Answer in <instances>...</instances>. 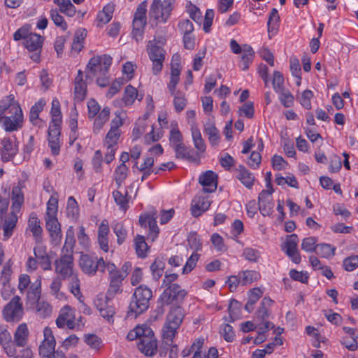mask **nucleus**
<instances>
[{
    "mask_svg": "<svg viewBox=\"0 0 358 358\" xmlns=\"http://www.w3.org/2000/svg\"><path fill=\"white\" fill-rule=\"evenodd\" d=\"M50 113L52 115V120L49 127H61L62 113L60 110V103L57 98L53 99L52 101Z\"/></svg>",
    "mask_w": 358,
    "mask_h": 358,
    "instance_id": "e433bc0d",
    "label": "nucleus"
},
{
    "mask_svg": "<svg viewBox=\"0 0 358 358\" xmlns=\"http://www.w3.org/2000/svg\"><path fill=\"white\" fill-rule=\"evenodd\" d=\"M147 52L152 62V71L154 75L160 73L165 60V50L157 45L156 40L150 41L147 45Z\"/></svg>",
    "mask_w": 358,
    "mask_h": 358,
    "instance_id": "423d86ee",
    "label": "nucleus"
},
{
    "mask_svg": "<svg viewBox=\"0 0 358 358\" xmlns=\"http://www.w3.org/2000/svg\"><path fill=\"white\" fill-rule=\"evenodd\" d=\"M237 178L248 189L252 188L255 180L254 175L243 166H239Z\"/></svg>",
    "mask_w": 358,
    "mask_h": 358,
    "instance_id": "f704fd0d",
    "label": "nucleus"
},
{
    "mask_svg": "<svg viewBox=\"0 0 358 358\" xmlns=\"http://www.w3.org/2000/svg\"><path fill=\"white\" fill-rule=\"evenodd\" d=\"M147 6L148 1L145 0L138 6L134 14L132 34L136 41H141L143 38L146 24Z\"/></svg>",
    "mask_w": 358,
    "mask_h": 358,
    "instance_id": "6e6552de",
    "label": "nucleus"
},
{
    "mask_svg": "<svg viewBox=\"0 0 358 358\" xmlns=\"http://www.w3.org/2000/svg\"><path fill=\"white\" fill-rule=\"evenodd\" d=\"M165 268V262L163 258L157 257L150 266L153 278L158 280L163 275Z\"/></svg>",
    "mask_w": 358,
    "mask_h": 358,
    "instance_id": "37998d69",
    "label": "nucleus"
},
{
    "mask_svg": "<svg viewBox=\"0 0 358 358\" xmlns=\"http://www.w3.org/2000/svg\"><path fill=\"white\" fill-rule=\"evenodd\" d=\"M187 295V292L176 283L167 287L160 296V301L163 305H169L173 302L180 303Z\"/></svg>",
    "mask_w": 358,
    "mask_h": 358,
    "instance_id": "9d476101",
    "label": "nucleus"
},
{
    "mask_svg": "<svg viewBox=\"0 0 358 358\" xmlns=\"http://www.w3.org/2000/svg\"><path fill=\"white\" fill-rule=\"evenodd\" d=\"M86 36L85 29L78 31L75 34L74 39L72 43L71 48L73 50L80 52L83 48V41Z\"/></svg>",
    "mask_w": 358,
    "mask_h": 358,
    "instance_id": "bf43d9fd",
    "label": "nucleus"
},
{
    "mask_svg": "<svg viewBox=\"0 0 358 358\" xmlns=\"http://www.w3.org/2000/svg\"><path fill=\"white\" fill-rule=\"evenodd\" d=\"M152 297V292L146 286L140 285L136 288L129 306L128 317H136L147 310Z\"/></svg>",
    "mask_w": 358,
    "mask_h": 358,
    "instance_id": "7ed1b4c3",
    "label": "nucleus"
},
{
    "mask_svg": "<svg viewBox=\"0 0 358 358\" xmlns=\"http://www.w3.org/2000/svg\"><path fill=\"white\" fill-rule=\"evenodd\" d=\"M157 217V210L153 209L149 214L141 215L139 223L142 227H149V238L154 241L159 234V228L157 225L156 219Z\"/></svg>",
    "mask_w": 358,
    "mask_h": 358,
    "instance_id": "aec40b11",
    "label": "nucleus"
},
{
    "mask_svg": "<svg viewBox=\"0 0 358 358\" xmlns=\"http://www.w3.org/2000/svg\"><path fill=\"white\" fill-rule=\"evenodd\" d=\"M1 159L3 162H8L13 159L18 151V145L15 141H13L10 138L5 137L1 141Z\"/></svg>",
    "mask_w": 358,
    "mask_h": 358,
    "instance_id": "b1692460",
    "label": "nucleus"
},
{
    "mask_svg": "<svg viewBox=\"0 0 358 358\" xmlns=\"http://www.w3.org/2000/svg\"><path fill=\"white\" fill-rule=\"evenodd\" d=\"M123 275H113L109 277L110 284L107 291V297L109 299H113L115 295L117 293H121V286L123 281Z\"/></svg>",
    "mask_w": 358,
    "mask_h": 358,
    "instance_id": "72a5a7b5",
    "label": "nucleus"
},
{
    "mask_svg": "<svg viewBox=\"0 0 358 358\" xmlns=\"http://www.w3.org/2000/svg\"><path fill=\"white\" fill-rule=\"evenodd\" d=\"M193 202L194 203L192 206V214L196 217L207 210L210 206L209 200L203 196H199Z\"/></svg>",
    "mask_w": 358,
    "mask_h": 358,
    "instance_id": "7c9ffc66",
    "label": "nucleus"
},
{
    "mask_svg": "<svg viewBox=\"0 0 358 358\" xmlns=\"http://www.w3.org/2000/svg\"><path fill=\"white\" fill-rule=\"evenodd\" d=\"M36 311L41 317H46L51 315L52 307L48 302L38 300L36 303Z\"/></svg>",
    "mask_w": 358,
    "mask_h": 358,
    "instance_id": "13d9d810",
    "label": "nucleus"
},
{
    "mask_svg": "<svg viewBox=\"0 0 358 358\" xmlns=\"http://www.w3.org/2000/svg\"><path fill=\"white\" fill-rule=\"evenodd\" d=\"M171 13L169 6H165L162 0H153L149 10L150 19L157 22H166Z\"/></svg>",
    "mask_w": 358,
    "mask_h": 358,
    "instance_id": "ddd939ff",
    "label": "nucleus"
},
{
    "mask_svg": "<svg viewBox=\"0 0 358 358\" xmlns=\"http://www.w3.org/2000/svg\"><path fill=\"white\" fill-rule=\"evenodd\" d=\"M14 113L10 116L5 117L3 121V126L6 131L12 132L17 131L22 127L23 114L20 106L13 108Z\"/></svg>",
    "mask_w": 358,
    "mask_h": 358,
    "instance_id": "4468645a",
    "label": "nucleus"
},
{
    "mask_svg": "<svg viewBox=\"0 0 358 358\" xmlns=\"http://www.w3.org/2000/svg\"><path fill=\"white\" fill-rule=\"evenodd\" d=\"M20 297L14 296L3 309V316L7 322H18L22 317L23 308Z\"/></svg>",
    "mask_w": 358,
    "mask_h": 358,
    "instance_id": "9b49d317",
    "label": "nucleus"
},
{
    "mask_svg": "<svg viewBox=\"0 0 358 358\" xmlns=\"http://www.w3.org/2000/svg\"><path fill=\"white\" fill-rule=\"evenodd\" d=\"M134 245L137 255L140 257H145L148 250V246L144 236L138 235L134 239Z\"/></svg>",
    "mask_w": 358,
    "mask_h": 358,
    "instance_id": "09e8293b",
    "label": "nucleus"
},
{
    "mask_svg": "<svg viewBox=\"0 0 358 358\" xmlns=\"http://www.w3.org/2000/svg\"><path fill=\"white\" fill-rule=\"evenodd\" d=\"M75 238L72 227H70L66 234L64 245L62 250V255H69L73 257V248L75 245Z\"/></svg>",
    "mask_w": 358,
    "mask_h": 358,
    "instance_id": "ea45409f",
    "label": "nucleus"
},
{
    "mask_svg": "<svg viewBox=\"0 0 358 358\" xmlns=\"http://www.w3.org/2000/svg\"><path fill=\"white\" fill-rule=\"evenodd\" d=\"M343 266L348 271H352L358 267V255L346 257L343 260Z\"/></svg>",
    "mask_w": 358,
    "mask_h": 358,
    "instance_id": "774afa93",
    "label": "nucleus"
},
{
    "mask_svg": "<svg viewBox=\"0 0 358 358\" xmlns=\"http://www.w3.org/2000/svg\"><path fill=\"white\" fill-rule=\"evenodd\" d=\"M204 132L208 136L209 142L212 145L218 144L220 140L219 131L215 127L214 123L210 122H207L204 125Z\"/></svg>",
    "mask_w": 358,
    "mask_h": 358,
    "instance_id": "a19ab883",
    "label": "nucleus"
},
{
    "mask_svg": "<svg viewBox=\"0 0 358 358\" xmlns=\"http://www.w3.org/2000/svg\"><path fill=\"white\" fill-rule=\"evenodd\" d=\"M71 317H74L72 310L69 306L63 308L59 313L58 317L56 320V324L59 328H63L65 323Z\"/></svg>",
    "mask_w": 358,
    "mask_h": 358,
    "instance_id": "3c124183",
    "label": "nucleus"
},
{
    "mask_svg": "<svg viewBox=\"0 0 358 358\" xmlns=\"http://www.w3.org/2000/svg\"><path fill=\"white\" fill-rule=\"evenodd\" d=\"M34 254L43 270L47 271L51 269L50 258L45 246L41 245L35 246L34 248Z\"/></svg>",
    "mask_w": 358,
    "mask_h": 358,
    "instance_id": "bb28decb",
    "label": "nucleus"
},
{
    "mask_svg": "<svg viewBox=\"0 0 358 358\" xmlns=\"http://www.w3.org/2000/svg\"><path fill=\"white\" fill-rule=\"evenodd\" d=\"M45 104L44 101L40 99L31 108L29 112V120L34 124H36V122L38 120L39 113L42 111Z\"/></svg>",
    "mask_w": 358,
    "mask_h": 358,
    "instance_id": "4d7b16f0",
    "label": "nucleus"
},
{
    "mask_svg": "<svg viewBox=\"0 0 358 358\" xmlns=\"http://www.w3.org/2000/svg\"><path fill=\"white\" fill-rule=\"evenodd\" d=\"M87 83L84 80L83 73L78 71L77 76L74 80V99L78 102L83 101L87 95Z\"/></svg>",
    "mask_w": 358,
    "mask_h": 358,
    "instance_id": "393cba45",
    "label": "nucleus"
},
{
    "mask_svg": "<svg viewBox=\"0 0 358 358\" xmlns=\"http://www.w3.org/2000/svg\"><path fill=\"white\" fill-rule=\"evenodd\" d=\"M183 317V310L180 306L173 307L171 309L167 315L166 322L164 328V338L172 342L177 329L182 322Z\"/></svg>",
    "mask_w": 358,
    "mask_h": 358,
    "instance_id": "39448f33",
    "label": "nucleus"
},
{
    "mask_svg": "<svg viewBox=\"0 0 358 358\" xmlns=\"http://www.w3.org/2000/svg\"><path fill=\"white\" fill-rule=\"evenodd\" d=\"M29 336V330L25 323L20 324L15 334L14 341L17 347H24L27 345Z\"/></svg>",
    "mask_w": 358,
    "mask_h": 358,
    "instance_id": "c756f323",
    "label": "nucleus"
},
{
    "mask_svg": "<svg viewBox=\"0 0 358 358\" xmlns=\"http://www.w3.org/2000/svg\"><path fill=\"white\" fill-rule=\"evenodd\" d=\"M127 192H126L125 194H123L121 192L118 190H115L113 192V196L116 204L119 206L121 210L124 211L129 208V199L127 198Z\"/></svg>",
    "mask_w": 358,
    "mask_h": 358,
    "instance_id": "603ef678",
    "label": "nucleus"
},
{
    "mask_svg": "<svg viewBox=\"0 0 358 358\" xmlns=\"http://www.w3.org/2000/svg\"><path fill=\"white\" fill-rule=\"evenodd\" d=\"M180 69L178 68L177 63L171 64V79L168 84V88L171 94H175L176 85L180 80Z\"/></svg>",
    "mask_w": 358,
    "mask_h": 358,
    "instance_id": "4c0bfd02",
    "label": "nucleus"
},
{
    "mask_svg": "<svg viewBox=\"0 0 358 358\" xmlns=\"http://www.w3.org/2000/svg\"><path fill=\"white\" fill-rule=\"evenodd\" d=\"M61 127H49L48 129V144L51 149L52 155L57 156L59 154Z\"/></svg>",
    "mask_w": 358,
    "mask_h": 358,
    "instance_id": "a878e982",
    "label": "nucleus"
},
{
    "mask_svg": "<svg viewBox=\"0 0 358 358\" xmlns=\"http://www.w3.org/2000/svg\"><path fill=\"white\" fill-rule=\"evenodd\" d=\"M20 106L17 101L15 100V96L13 94H10L8 96H5L1 99L0 102V108L2 109L4 112L8 111V113L11 114L14 113V109L13 108L15 106Z\"/></svg>",
    "mask_w": 358,
    "mask_h": 358,
    "instance_id": "a18cd8bd",
    "label": "nucleus"
},
{
    "mask_svg": "<svg viewBox=\"0 0 358 358\" xmlns=\"http://www.w3.org/2000/svg\"><path fill=\"white\" fill-rule=\"evenodd\" d=\"M243 256L250 262L257 263L261 257V252L252 248H245L243 252Z\"/></svg>",
    "mask_w": 358,
    "mask_h": 358,
    "instance_id": "052dcab7",
    "label": "nucleus"
},
{
    "mask_svg": "<svg viewBox=\"0 0 358 358\" xmlns=\"http://www.w3.org/2000/svg\"><path fill=\"white\" fill-rule=\"evenodd\" d=\"M44 339L39 346V355L43 357H49L54 352L56 341L50 327H46L43 330Z\"/></svg>",
    "mask_w": 358,
    "mask_h": 358,
    "instance_id": "dca6fc26",
    "label": "nucleus"
},
{
    "mask_svg": "<svg viewBox=\"0 0 358 358\" xmlns=\"http://www.w3.org/2000/svg\"><path fill=\"white\" fill-rule=\"evenodd\" d=\"M254 56L255 52L252 47L248 44L243 45V52L239 67L243 71H246L248 69L250 64L253 61Z\"/></svg>",
    "mask_w": 358,
    "mask_h": 358,
    "instance_id": "2f4dec72",
    "label": "nucleus"
},
{
    "mask_svg": "<svg viewBox=\"0 0 358 358\" xmlns=\"http://www.w3.org/2000/svg\"><path fill=\"white\" fill-rule=\"evenodd\" d=\"M240 275L242 280V285L251 284L259 277V273L255 271H244L240 273Z\"/></svg>",
    "mask_w": 358,
    "mask_h": 358,
    "instance_id": "0e129e2a",
    "label": "nucleus"
},
{
    "mask_svg": "<svg viewBox=\"0 0 358 358\" xmlns=\"http://www.w3.org/2000/svg\"><path fill=\"white\" fill-rule=\"evenodd\" d=\"M273 189H271V190L264 189L259 194L258 208L263 216H268L271 215L273 211Z\"/></svg>",
    "mask_w": 358,
    "mask_h": 358,
    "instance_id": "a211bd4d",
    "label": "nucleus"
},
{
    "mask_svg": "<svg viewBox=\"0 0 358 358\" xmlns=\"http://www.w3.org/2000/svg\"><path fill=\"white\" fill-rule=\"evenodd\" d=\"M78 262L81 271L85 274L92 276L98 271H100V266L103 264V259L99 257L95 254H84L82 252Z\"/></svg>",
    "mask_w": 358,
    "mask_h": 358,
    "instance_id": "0eeeda50",
    "label": "nucleus"
},
{
    "mask_svg": "<svg viewBox=\"0 0 358 358\" xmlns=\"http://www.w3.org/2000/svg\"><path fill=\"white\" fill-rule=\"evenodd\" d=\"M143 96L138 93L137 90L131 85H127L121 99H115L114 105L117 107H124L131 106L136 99L141 101Z\"/></svg>",
    "mask_w": 358,
    "mask_h": 358,
    "instance_id": "6ab92c4d",
    "label": "nucleus"
},
{
    "mask_svg": "<svg viewBox=\"0 0 358 358\" xmlns=\"http://www.w3.org/2000/svg\"><path fill=\"white\" fill-rule=\"evenodd\" d=\"M41 280L38 277L35 282L31 283L27 293V302L31 305H35L41 299Z\"/></svg>",
    "mask_w": 358,
    "mask_h": 358,
    "instance_id": "cd10ccee",
    "label": "nucleus"
},
{
    "mask_svg": "<svg viewBox=\"0 0 358 358\" xmlns=\"http://www.w3.org/2000/svg\"><path fill=\"white\" fill-rule=\"evenodd\" d=\"M149 327L147 324H142L141 326H137L134 329L130 331L127 338L129 341H134L135 339H138L140 341L141 338L145 334V328H148Z\"/></svg>",
    "mask_w": 358,
    "mask_h": 358,
    "instance_id": "e2e57ef3",
    "label": "nucleus"
},
{
    "mask_svg": "<svg viewBox=\"0 0 358 358\" xmlns=\"http://www.w3.org/2000/svg\"><path fill=\"white\" fill-rule=\"evenodd\" d=\"M66 215L72 220H77L79 215V207L73 196H69L66 205Z\"/></svg>",
    "mask_w": 358,
    "mask_h": 358,
    "instance_id": "49530a36",
    "label": "nucleus"
},
{
    "mask_svg": "<svg viewBox=\"0 0 358 358\" xmlns=\"http://www.w3.org/2000/svg\"><path fill=\"white\" fill-rule=\"evenodd\" d=\"M335 250L336 248L329 244L321 243L317 245L314 252L322 257L329 258L334 255Z\"/></svg>",
    "mask_w": 358,
    "mask_h": 358,
    "instance_id": "8fccbe9b",
    "label": "nucleus"
},
{
    "mask_svg": "<svg viewBox=\"0 0 358 358\" xmlns=\"http://www.w3.org/2000/svg\"><path fill=\"white\" fill-rule=\"evenodd\" d=\"M280 16L276 8H272L268 16L267 27L268 32H275L279 27Z\"/></svg>",
    "mask_w": 358,
    "mask_h": 358,
    "instance_id": "de8ad7c7",
    "label": "nucleus"
},
{
    "mask_svg": "<svg viewBox=\"0 0 358 358\" xmlns=\"http://www.w3.org/2000/svg\"><path fill=\"white\" fill-rule=\"evenodd\" d=\"M137 347L147 357H152L157 353V340L150 327L145 328V334L138 342Z\"/></svg>",
    "mask_w": 358,
    "mask_h": 358,
    "instance_id": "1a4fd4ad",
    "label": "nucleus"
},
{
    "mask_svg": "<svg viewBox=\"0 0 358 358\" xmlns=\"http://www.w3.org/2000/svg\"><path fill=\"white\" fill-rule=\"evenodd\" d=\"M279 94V99L281 103L285 108L292 107L294 104V96L289 90H282L281 92H277Z\"/></svg>",
    "mask_w": 358,
    "mask_h": 358,
    "instance_id": "680f3d73",
    "label": "nucleus"
},
{
    "mask_svg": "<svg viewBox=\"0 0 358 358\" xmlns=\"http://www.w3.org/2000/svg\"><path fill=\"white\" fill-rule=\"evenodd\" d=\"M43 43V38L37 34H33L23 42L24 47L30 52H34L30 58L35 62H40V54Z\"/></svg>",
    "mask_w": 358,
    "mask_h": 358,
    "instance_id": "2eb2a0df",
    "label": "nucleus"
},
{
    "mask_svg": "<svg viewBox=\"0 0 358 358\" xmlns=\"http://www.w3.org/2000/svg\"><path fill=\"white\" fill-rule=\"evenodd\" d=\"M55 272L59 274L62 280H66L73 276V257L69 255H61L59 259L55 260Z\"/></svg>",
    "mask_w": 358,
    "mask_h": 358,
    "instance_id": "f8f14e48",
    "label": "nucleus"
},
{
    "mask_svg": "<svg viewBox=\"0 0 358 358\" xmlns=\"http://www.w3.org/2000/svg\"><path fill=\"white\" fill-rule=\"evenodd\" d=\"M173 149L176 152V157L177 159H185L192 162L198 160V154L195 156L193 150L187 148L184 143H182L180 145H178Z\"/></svg>",
    "mask_w": 358,
    "mask_h": 358,
    "instance_id": "c85d7f7f",
    "label": "nucleus"
},
{
    "mask_svg": "<svg viewBox=\"0 0 358 358\" xmlns=\"http://www.w3.org/2000/svg\"><path fill=\"white\" fill-rule=\"evenodd\" d=\"M111 64L112 57L110 55L92 57L87 65L86 78L92 79L96 76H106Z\"/></svg>",
    "mask_w": 358,
    "mask_h": 358,
    "instance_id": "20e7f679",
    "label": "nucleus"
},
{
    "mask_svg": "<svg viewBox=\"0 0 358 358\" xmlns=\"http://www.w3.org/2000/svg\"><path fill=\"white\" fill-rule=\"evenodd\" d=\"M11 200V212L17 213L20 211L24 200L23 192L19 186H15L13 187Z\"/></svg>",
    "mask_w": 358,
    "mask_h": 358,
    "instance_id": "473e14b6",
    "label": "nucleus"
},
{
    "mask_svg": "<svg viewBox=\"0 0 358 358\" xmlns=\"http://www.w3.org/2000/svg\"><path fill=\"white\" fill-rule=\"evenodd\" d=\"M129 171L128 167L126 164H120L115 171V180L117 187H120L122 185V183L124 181V180L127 177V173Z\"/></svg>",
    "mask_w": 358,
    "mask_h": 358,
    "instance_id": "6e6d98bb",
    "label": "nucleus"
},
{
    "mask_svg": "<svg viewBox=\"0 0 358 358\" xmlns=\"http://www.w3.org/2000/svg\"><path fill=\"white\" fill-rule=\"evenodd\" d=\"M110 108L108 107H104L101 111L97 114V117H96L94 122V130H100L103 124L108 120L110 116Z\"/></svg>",
    "mask_w": 358,
    "mask_h": 358,
    "instance_id": "c03bdc74",
    "label": "nucleus"
},
{
    "mask_svg": "<svg viewBox=\"0 0 358 358\" xmlns=\"http://www.w3.org/2000/svg\"><path fill=\"white\" fill-rule=\"evenodd\" d=\"M199 182L204 192H214L217 187V175L213 171H206L199 176Z\"/></svg>",
    "mask_w": 358,
    "mask_h": 358,
    "instance_id": "4be33fe9",
    "label": "nucleus"
},
{
    "mask_svg": "<svg viewBox=\"0 0 358 358\" xmlns=\"http://www.w3.org/2000/svg\"><path fill=\"white\" fill-rule=\"evenodd\" d=\"M152 297V292L146 286L140 285L136 288L129 306L128 317H136L147 310Z\"/></svg>",
    "mask_w": 358,
    "mask_h": 358,
    "instance_id": "f257e3e1",
    "label": "nucleus"
},
{
    "mask_svg": "<svg viewBox=\"0 0 358 358\" xmlns=\"http://www.w3.org/2000/svg\"><path fill=\"white\" fill-rule=\"evenodd\" d=\"M299 238L296 234H292L287 236L282 250L295 264L301 262V256L297 249Z\"/></svg>",
    "mask_w": 358,
    "mask_h": 358,
    "instance_id": "f3484780",
    "label": "nucleus"
},
{
    "mask_svg": "<svg viewBox=\"0 0 358 358\" xmlns=\"http://www.w3.org/2000/svg\"><path fill=\"white\" fill-rule=\"evenodd\" d=\"M28 225L36 241H40L41 238L43 229L40 225V220H38L36 213L33 212L29 215Z\"/></svg>",
    "mask_w": 358,
    "mask_h": 358,
    "instance_id": "c9c22d12",
    "label": "nucleus"
},
{
    "mask_svg": "<svg viewBox=\"0 0 358 358\" xmlns=\"http://www.w3.org/2000/svg\"><path fill=\"white\" fill-rule=\"evenodd\" d=\"M114 11L113 5L108 4L103 7L102 11L97 15V20L99 22L105 24H107L112 18Z\"/></svg>",
    "mask_w": 358,
    "mask_h": 358,
    "instance_id": "5fc2aeb1",
    "label": "nucleus"
},
{
    "mask_svg": "<svg viewBox=\"0 0 358 358\" xmlns=\"http://www.w3.org/2000/svg\"><path fill=\"white\" fill-rule=\"evenodd\" d=\"M17 213L10 212L6 216L0 217V229L3 231V241L11 237L17 222Z\"/></svg>",
    "mask_w": 358,
    "mask_h": 358,
    "instance_id": "412c9836",
    "label": "nucleus"
},
{
    "mask_svg": "<svg viewBox=\"0 0 358 358\" xmlns=\"http://www.w3.org/2000/svg\"><path fill=\"white\" fill-rule=\"evenodd\" d=\"M46 229L50 233L51 240L53 244L58 245L62 239V232L60 224L58 222L57 216L45 217Z\"/></svg>",
    "mask_w": 358,
    "mask_h": 358,
    "instance_id": "5701e85b",
    "label": "nucleus"
},
{
    "mask_svg": "<svg viewBox=\"0 0 358 358\" xmlns=\"http://www.w3.org/2000/svg\"><path fill=\"white\" fill-rule=\"evenodd\" d=\"M152 297V292L146 286L140 285L136 288L129 306L128 317H136L147 310Z\"/></svg>",
    "mask_w": 358,
    "mask_h": 358,
    "instance_id": "f03ea898",
    "label": "nucleus"
},
{
    "mask_svg": "<svg viewBox=\"0 0 358 358\" xmlns=\"http://www.w3.org/2000/svg\"><path fill=\"white\" fill-rule=\"evenodd\" d=\"M192 136L194 142V145L197 152L195 156L198 154V159L199 158V153H203L206 150V144L202 138L201 134L199 129L196 127L192 128Z\"/></svg>",
    "mask_w": 358,
    "mask_h": 358,
    "instance_id": "58836bf2",
    "label": "nucleus"
},
{
    "mask_svg": "<svg viewBox=\"0 0 358 358\" xmlns=\"http://www.w3.org/2000/svg\"><path fill=\"white\" fill-rule=\"evenodd\" d=\"M54 3L59 7L60 12L66 15L73 17L76 14V7L71 0H54Z\"/></svg>",
    "mask_w": 358,
    "mask_h": 358,
    "instance_id": "79ce46f5",
    "label": "nucleus"
},
{
    "mask_svg": "<svg viewBox=\"0 0 358 358\" xmlns=\"http://www.w3.org/2000/svg\"><path fill=\"white\" fill-rule=\"evenodd\" d=\"M274 327V324L271 322H265L263 324V326L258 327V335L254 340V343L256 345L262 343L266 339V332L268 331L269 329H273Z\"/></svg>",
    "mask_w": 358,
    "mask_h": 358,
    "instance_id": "864d4df0",
    "label": "nucleus"
},
{
    "mask_svg": "<svg viewBox=\"0 0 358 358\" xmlns=\"http://www.w3.org/2000/svg\"><path fill=\"white\" fill-rule=\"evenodd\" d=\"M199 255L196 252H193L191 256L187 259L185 266L182 268V274H186L191 272L194 267L199 259Z\"/></svg>",
    "mask_w": 358,
    "mask_h": 358,
    "instance_id": "338daca9",
    "label": "nucleus"
},
{
    "mask_svg": "<svg viewBox=\"0 0 358 358\" xmlns=\"http://www.w3.org/2000/svg\"><path fill=\"white\" fill-rule=\"evenodd\" d=\"M174 99H173V105L175 110L180 113L181 112L185 107L187 104L186 99L185 98V95L181 92H175Z\"/></svg>",
    "mask_w": 358,
    "mask_h": 358,
    "instance_id": "69168bd1",
    "label": "nucleus"
}]
</instances>
